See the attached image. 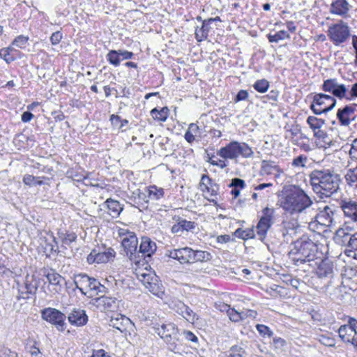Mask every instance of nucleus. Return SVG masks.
<instances>
[{
    "label": "nucleus",
    "mask_w": 357,
    "mask_h": 357,
    "mask_svg": "<svg viewBox=\"0 0 357 357\" xmlns=\"http://www.w3.org/2000/svg\"><path fill=\"white\" fill-rule=\"evenodd\" d=\"M227 316L231 321L238 322L242 320V317H241V312L236 310L234 308L230 309L227 313Z\"/></svg>",
    "instance_id": "de8ad7c7"
},
{
    "label": "nucleus",
    "mask_w": 357,
    "mask_h": 357,
    "mask_svg": "<svg viewBox=\"0 0 357 357\" xmlns=\"http://www.w3.org/2000/svg\"><path fill=\"white\" fill-rule=\"evenodd\" d=\"M149 197L153 200L160 199L164 195V191L162 188H158L155 185L150 186L147 189Z\"/></svg>",
    "instance_id": "4c0bfd02"
},
{
    "label": "nucleus",
    "mask_w": 357,
    "mask_h": 357,
    "mask_svg": "<svg viewBox=\"0 0 357 357\" xmlns=\"http://www.w3.org/2000/svg\"><path fill=\"white\" fill-rule=\"evenodd\" d=\"M349 10V4L347 0H335L331 4V12L337 15H344Z\"/></svg>",
    "instance_id": "a878e982"
},
{
    "label": "nucleus",
    "mask_w": 357,
    "mask_h": 357,
    "mask_svg": "<svg viewBox=\"0 0 357 357\" xmlns=\"http://www.w3.org/2000/svg\"><path fill=\"white\" fill-rule=\"evenodd\" d=\"M105 204L108 209V213L113 218H117L123 209L119 202L111 198L107 199L105 202Z\"/></svg>",
    "instance_id": "cd10ccee"
},
{
    "label": "nucleus",
    "mask_w": 357,
    "mask_h": 357,
    "mask_svg": "<svg viewBox=\"0 0 357 357\" xmlns=\"http://www.w3.org/2000/svg\"><path fill=\"white\" fill-rule=\"evenodd\" d=\"M193 250L185 247L172 250H167L166 255L169 257L178 260L181 264H192Z\"/></svg>",
    "instance_id": "a211bd4d"
},
{
    "label": "nucleus",
    "mask_w": 357,
    "mask_h": 357,
    "mask_svg": "<svg viewBox=\"0 0 357 357\" xmlns=\"http://www.w3.org/2000/svg\"><path fill=\"white\" fill-rule=\"evenodd\" d=\"M39 285L38 280L33 275H27L26 277L24 286L26 289L25 294H34L36 293Z\"/></svg>",
    "instance_id": "7c9ffc66"
},
{
    "label": "nucleus",
    "mask_w": 357,
    "mask_h": 357,
    "mask_svg": "<svg viewBox=\"0 0 357 357\" xmlns=\"http://www.w3.org/2000/svg\"><path fill=\"white\" fill-rule=\"evenodd\" d=\"M169 109L166 107H162L160 110L154 108L151 111V115L153 119L160 121H165L167 119Z\"/></svg>",
    "instance_id": "72a5a7b5"
},
{
    "label": "nucleus",
    "mask_w": 357,
    "mask_h": 357,
    "mask_svg": "<svg viewBox=\"0 0 357 357\" xmlns=\"http://www.w3.org/2000/svg\"><path fill=\"white\" fill-rule=\"evenodd\" d=\"M57 235L63 245H70L77 239V234L73 231L59 230Z\"/></svg>",
    "instance_id": "c756f323"
},
{
    "label": "nucleus",
    "mask_w": 357,
    "mask_h": 357,
    "mask_svg": "<svg viewBox=\"0 0 357 357\" xmlns=\"http://www.w3.org/2000/svg\"><path fill=\"white\" fill-rule=\"evenodd\" d=\"M345 179L350 187L357 188V166L347 170Z\"/></svg>",
    "instance_id": "473e14b6"
},
{
    "label": "nucleus",
    "mask_w": 357,
    "mask_h": 357,
    "mask_svg": "<svg viewBox=\"0 0 357 357\" xmlns=\"http://www.w3.org/2000/svg\"><path fill=\"white\" fill-rule=\"evenodd\" d=\"M42 318L54 325L56 328L63 331L65 329L66 315L57 309L47 307L42 310Z\"/></svg>",
    "instance_id": "ddd939ff"
},
{
    "label": "nucleus",
    "mask_w": 357,
    "mask_h": 357,
    "mask_svg": "<svg viewBox=\"0 0 357 357\" xmlns=\"http://www.w3.org/2000/svg\"><path fill=\"white\" fill-rule=\"evenodd\" d=\"M225 357H247V354L242 347L235 345L227 351Z\"/></svg>",
    "instance_id": "e433bc0d"
},
{
    "label": "nucleus",
    "mask_w": 357,
    "mask_h": 357,
    "mask_svg": "<svg viewBox=\"0 0 357 357\" xmlns=\"http://www.w3.org/2000/svg\"><path fill=\"white\" fill-rule=\"evenodd\" d=\"M307 162V157L300 155L292 160L291 165L295 167H305Z\"/></svg>",
    "instance_id": "c03bdc74"
},
{
    "label": "nucleus",
    "mask_w": 357,
    "mask_h": 357,
    "mask_svg": "<svg viewBox=\"0 0 357 357\" xmlns=\"http://www.w3.org/2000/svg\"><path fill=\"white\" fill-rule=\"evenodd\" d=\"M96 263H106L108 261V257L104 252H97L96 250Z\"/></svg>",
    "instance_id": "69168bd1"
},
{
    "label": "nucleus",
    "mask_w": 357,
    "mask_h": 357,
    "mask_svg": "<svg viewBox=\"0 0 357 357\" xmlns=\"http://www.w3.org/2000/svg\"><path fill=\"white\" fill-rule=\"evenodd\" d=\"M29 40V37L20 35L18 36L13 42V45L19 48H24Z\"/></svg>",
    "instance_id": "a18cd8bd"
},
{
    "label": "nucleus",
    "mask_w": 357,
    "mask_h": 357,
    "mask_svg": "<svg viewBox=\"0 0 357 357\" xmlns=\"http://www.w3.org/2000/svg\"><path fill=\"white\" fill-rule=\"evenodd\" d=\"M286 283L289 285H291L296 289H298L301 284H303V282L297 278H289L286 280Z\"/></svg>",
    "instance_id": "4d7b16f0"
},
{
    "label": "nucleus",
    "mask_w": 357,
    "mask_h": 357,
    "mask_svg": "<svg viewBox=\"0 0 357 357\" xmlns=\"http://www.w3.org/2000/svg\"><path fill=\"white\" fill-rule=\"evenodd\" d=\"M312 211L313 214L306 220V222H309L310 226L314 223L312 222L313 220H314V222L328 227L333 225L335 210L333 207L326 206L319 213H317L314 209Z\"/></svg>",
    "instance_id": "9b49d317"
},
{
    "label": "nucleus",
    "mask_w": 357,
    "mask_h": 357,
    "mask_svg": "<svg viewBox=\"0 0 357 357\" xmlns=\"http://www.w3.org/2000/svg\"><path fill=\"white\" fill-rule=\"evenodd\" d=\"M309 178L313 192L321 199L330 197L340 188L341 178L334 170L315 169Z\"/></svg>",
    "instance_id": "f257e3e1"
},
{
    "label": "nucleus",
    "mask_w": 357,
    "mask_h": 357,
    "mask_svg": "<svg viewBox=\"0 0 357 357\" xmlns=\"http://www.w3.org/2000/svg\"><path fill=\"white\" fill-rule=\"evenodd\" d=\"M211 24L205 20L202 22L201 27H197L195 30V38L197 41L201 42L206 40L208 37L211 27Z\"/></svg>",
    "instance_id": "c85d7f7f"
},
{
    "label": "nucleus",
    "mask_w": 357,
    "mask_h": 357,
    "mask_svg": "<svg viewBox=\"0 0 357 357\" xmlns=\"http://www.w3.org/2000/svg\"><path fill=\"white\" fill-rule=\"evenodd\" d=\"M319 144L324 150H329L331 152L337 151L340 149V144L338 141L329 137L328 134L319 140Z\"/></svg>",
    "instance_id": "393cba45"
},
{
    "label": "nucleus",
    "mask_w": 357,
    "mask_h": 357,
    "mask_svg": "<svg viewBox=\"0 0 357 357\" xmlns=\"http://www.w3.org/2000/svg\"><path fill=\"white\" fill-rule=\"evenodd\" d=\"M257 329L259 331V333L264 337L267 336L270 337L273 335V332L270 330V328L268 326L265 325L257 324Z\"/></svg>",
    "instance_id": "3c124183"
},
{
    "label": "nucleus",
    "mask_w": 357,
    "mask_h": 357,
    "mask_svg": "<svg viewBox=\"0 0 357 357\" xmlns=\"http://www.w3.org/2000/svg\"><path fill=\"white\" fill-rule=\"evenodd\" d=\"M349 155L351 159L357 160V139H355L351 144Z\"/></svg>",
    "instance_id": "680f3d73"
},
{
    "label": "nucleus",
    "mask_w": 357,
    "mask_h": 357,
    "mask_svg": "<svg viewBox=\"0 0 357 357\" xmlns=\"http://www.w3.org/2000/svg\"><path fill=\"white\" fill-rule=\"evenodd\" d=\"M218 185L215 183H212L208 185L207 188H203L202 190V192L206 195V196L215 197L218 195Z\"/></svg>",
    "instance_id": "37998d69"
},
{
    "label": "nucleus",
    "mask_w": 357,
    "mask_h": 357,
    "mask_svg": "<svg viewBox=\"0 0 357 357\" xmlns=\"http://www.w3.org/2000/svg\"><path fill=\"white\" fill-rule=\"evenodd\" d=\"M107 59L112 65L118 66L121 62L119 50H110L107 54Z\"/></svg>",
    "instance_id": "58836bf2"
},
{
    "label": "nucleus",
    "mask_w": 357,
    "mask_h": 357,
    "mask_svg": "<svg viewBox=\"0 0 357 357\" xmlns=\"http://www.w3.org/2000/svg\"><path fill=\"white\" fill-rule=\"evenodd\" d=\"M169 307L189 322L193 323L197 319L196 314L180 300H172L169 303Z\"/></svg>",
    "instance_id": "dca6fc26"
},
{
    "label": "nucleus",
    "mask_w": 357,
    "mask_h": 357,
    "mask_svg": "<svg viewBox=\"0 0 357 357\" xmlns=\"http://www.w3.org/2000/svg\"><path fill=\"white\" fill-rule=\"evenodd\" d=\"M350 331L348 325H342L338 329L339 337L343 342L349 341L348 335L350 334L348 332Z\"/></svg>",
    "instance_id": "49530a36"
},
{
    "label": "nucleus",
    "mask_w": 357,
    "mask_h": 357,
    "mask_svg": "<svg viewBox=\"0 0 357 357\" xmlns=\"http://www.w3.org/2000/svg\"><path fill=\"white\" fill-rule=\"evenodd\" d=\"M212 180L209 178V176L206 174L202 175L201 178V181L199 183V188L200 190H203V188H207L208 185L212 184Z\"/></svg>",
    "instance_id": "5fc2aeb1"
},
{
    "label": "nucleus",
    "mask_w": 357,
    "mask_h": 357,
    "mask_svg": "<svg viewBox=\"0 0 357 357\" xmlns=\"http://www.w3.org/2000/svg\"><path fill=\"white\" fill-rule=\"evenodd\" d=\"M280 202L281 207L291 214L302 213L313 204L307 193L296 185L291 186L286 191Z\"/></svg>",
    "instance_id": "f03ea898"
},
{
    "label": "nucleus",
    "mask_w": 357,
    "mask_h": 357,
    "mask_svg": "<svg viewBox=\"0 0 357 357\" xmlns=\"http://www.w3.org/2000/svg\"><path fill=\"white\" fill-rule=\"evenodd\" d=\"M319 342L327 347H334L335 345V340L333 337L321 335L319 337Z\"/></svg>",
    "instance_id": "09e8293b"
},
{
    "label": "nucleus",
    "mask_w": 357,
    "mask_h": 357,
    "mask_svg": "<svg viewBox=\"0 0 357 357\" xmlns=\"http://www.w3.org/2000/svg\"><path fill=\"white\" fill-rule=\"evenodd\" d=\"M215 306L217 310L220 312H226L227 314L231 309L230 305L220 301L215 303Z\"/></svg>",
    "instance_id": "0e129e2a"
},
{
    "label": "nucleus",
    "mask_w": 357,
    "mask_h": 357,
    "mask_svg": "<svg viewBox=\"0 0 357 357\" xmlns=\"http://www.w3.org/2000/svg\"><path fill=\"white\" fill-rule=\"evenodd\" d=\"M153 328L158 335L165 340L171 350L176 348V342L178 341V330L176 325L172 322L153 323Z\"/></svg>",
    "instance_id": "423d86ee"
},
{
    "label": "nucleus",
    "mask_w": 357,
    "mask_h": 357,
    "mask_svg": "<svg viewBox=\"0 0 357 357\" xmlns=\"http://www.w3.org/2000/svg\"><path fill=\"white\" fill-rule=\"evenodd\" d=\"M212 255L210 252L203 250H194L192 254V264L195 262H206L211 261Z\"/></svg>",
    "instance_id": "2f4dec72"
},
{
    "label": "nucleus",
    "mask_w": 357,
    "mask_h": 357,
    "mask_svg": "<svg viewBox=\"0 0 357 357\" xmlns=\"http://www.w3.org/2000/svg\"><path fill=\"white\" fill-rule=\"evenodd\" d=\"M248 97V92L246 90H240L237 95L236 96V98L234 99V101L236 102L245 100Z\"/></svg>",
    "instance_id": "338daca9"
},
{
    "label": "nucleus",
    "mask_w": 357,
    "mask_h": 357,
    "mask_svg": "<svg viewBox=\"0 0 357 357\" xmlns=\"http://www.w3.org/2000/svg\"><path fill=\"white\" fill-rule=\"evenodd\" d=\"M354 98H357V82L352 85L349 91L347 90V97H345V98L349 100Z\"/></svg>",
    "instance_id": "13d9d810"
},
{
    "label": "nucleus",
    "mask_w": 357,
    "mask_h": 357,
    "mask_svg": "<svg viewBox=\"0 0 357 357\" xmlns=\"http://www.w3.org/2000/svg\"><path fill=\"white\" fill-rule=\"evenodd\" d=\"M138 278L153 294L159 296L164 293L162 284L160 282L158 277L154 273L148 271L146 273H139Z\"/></svg>",
    "instance_id": "9d476101"
},
{
    "label": "nucleus",
    "mask_w": 357,
    "mask_h": 357,
    "mask_svg": "<svg viewBox=\"0 0 357 357\" xmlns=\"http://www.w3.org/2000/svg\"><path fill=\"white\" fill-rule=\"evenodd\" d=\"M273 209L268 207L264 208L262 211L263 215L256 227L257 235L261 241L266 238L267 231L273 223Z\"/></svg>",
    "instance_id": "f8f14e48"
},
{
    "label": "nucleus",
    "mask_w": 357,
    "mask_h": 357,
    "mask_svg": "<svg viewBox=\"0 0 357 357\" xmlns=\"http://www.w3.org/2000/svg\"><path fill=\"white\" fill-rule=\"evenodd\" d=\"M347 246L353 249L354 250H357V232L352 234L351 237H349V240Z\"/></svg>",
    "instance_id": "bf43d9fd"
},
{
    "label": "nucleus",
    "mask_w": 357,
    "mask_h": 357,
    "mask_svg": "<svg viewBox=\"0 0 357 357\" xmlns=\"http://www.w3.org/2000/svg\"><path fill=\"white\" fill-rule=\"evenodd\" d=\"M253 151L246 143L234 141L225 147H222L218 155L225 159L236 160L239 155L248 158L253 155Z\"/></svg>",
    "instance_id": "39448f33"
},
{
    "label": "nucleus",
    "mask_w": 357,
    "mask_h": 357,
    "mask_svg": "<svg viewBox=\"0 0 357 357\" xmlns=\"http://www.w3.org/2000/svg\"><path fill=\"white\" fill-rule=\"evenodd\" d=\"M229 186L234 187V188H237V189H238V188L243 189L245 186V183L244 180H243L241 178H235L231 180V183L229 185Z\"/></svg>",
    "instance_id": "6e6d98bb"
},
{
    "label": "nucleus",
    "mask_w": 357,
    "mask_h": 357,
    "mask_svg": "<svg viewBox=\"0 0 357 357\" xmlns=\"http://www.w3.org/2000/svg\"><path fill=\"white\" fill-rule=\"evenodd\" d=\"M349 35V27L342 20L337 24H332L328 30V36L335 45H339L344 43Z\"/></svg>",
    "instance_id": "6e6552de"
},
{
    "label": "nucleus",
    "mask_w": 357,
    "mask_h": 357,
    "mask_svg": "<svg viewBox=\"0 0 357 357\" xmlns=\"http://www.w3.org/2000/svg\"><path fill=\"white\" fill-rule=\"evenodd\" d=\"M0 357H17V354L10 349L2 346L0 347Z\"/></svg>",
    "instance_id": "864d4df0"
},
{
    "label": "nucleus",
    "mask_w": 357,
    "mask_h": 357,
    "mask_svg": "<svg viewBox=\"0 0 357 357\" xmlns=\"http://www.w3.org/2000/svg\"><path fill=\"white\" fill-rule=\"evenodd\" d=\"M348 326L350 332H354L355 335H357V320L354 318L350 317L348 321Z\"/></svg>",
    "instance_id": "774afa93"
},
{
    "label": "nucleus",
    "mask_w": 357,
    "mask_h": 357,
    "mask_svg": "<svg viewBox=\"0 0 357 357\" xmlns=\"http://www.w3.org/2000/svg\"><path fill=\"white\" fill-rule=\"evenodd\" d=\"M74 283L76 289H78L83 295L89 297L105 293L107 289L98 280L84 273L75 275Z\"/></svg>",
    "instance_id": "20e7f679"
},
{
    "label": "nucleus",
    "mask_w": 357,
    "mask_h": 357,
    "mask_svg": "<svg viewBox=\"0 0 357 357\" xmlns=\"http://www.w3.org/2000/svg\"><path fill=\"white\" fill-rule=\"evenodd\" d=\"M0 56L7 63H10L14 60V58L10 55L8 49H1L0 50Z\"/></svg>",
    "instance_id": "052dcab7"
},
{
    "label": "nucleus",
    "mask_w": 357,
    "mask_h": 357,
    "mask_svg": "<svg viewBox=\"0 0 357 357\" xmlns=\"http://www.w3.org/2000/svg\"><path fill=\"white\" fill-rule=\"evenodd\" d=\"M257 312L254 310L245 309L241 311V317H242V320H244L248 317L255 318Z\"/></svg>",
    "instance_id": "e2e57ef3"
},
{
    "label": "nucleus",
    "mask_w": 357,
    "mask_h": 357,
    "mask_svg": "<svg viewBox=\"0 0 357 357\" xmlns=\"http://www.w3.org/2000/svg\"><path fill=\"white\" fill-rule=\"evenodd\" d=\"M355 228L354 225L349 226V225H346L344 223V227L339 228L335 233V239L336 241L341 245H347L349 242V237L352 236L349 232V229H354Z\"/></svg>",
    "instance_id": "b1692460"
},
{
    "label": "nucleus",
    "mask_w": 357,
    "mask_h": 357,
    "mask_svg": "<svg viewBox=\"0 0 357 357\" xmlns=\"http://www.w3.org/2000/svg\"><path fill=\"white\" fill-rule=\"evenodd\" d=\"M119 236L121 240V245L124 249L126 255L130 261L135 264H139L137 257V238L134 232L130 231L127 229L121 228L119 230Z\"/></svg>",
    "instance_id": "0eeeda50"
},
{
    "label": "nucleus",
    "mask_w": 357,
    "mask_h": 357,
    "mask_svg": "<svg viewBox=\"0 0 357 357\" xmlns=\"http://www.w3.org/2000/svg\"><path fill=\"white\" fill-rule=\"evenodd\" d=\"M322 89L332 93L334 96L342 99L347 97V88L344 84H339L336 79H328L324 81Z\"/></svg>",
    "instance_id": "2eb2a0df"
},
{
    "label": "nucleus",
    "mask_w": 357,
    "mask_h": 357,
    "mask_svg": "<svg viewBox=\"0 0 357 357\" xmlns=\"http://www.w3.org/2000/svg\"><path fill=\"white\" fill-rule=\"evenodd\" d=\"M289 34L286 31H280L275 34H268V39L271 43H278L285 38H289Z\"/></svg>",
    "instance_id": "ea45409f"
},
{
    "label": "nucleus",
    "mask_w": 357,
    "mask_h": 357,
    "mask_svg": "<svg viewBox=\"0 0 357 357\" xmlns=\"http://www.w3.org/2000/svg\"><path fill=\"white\" fill-rule=\"evenodd\" d=\"M23 182L25 185L32 186L36 185H43L44 183L42 180H40L39 177H36L30 174L24 175L23 178Z\"/></svg>",
    "instance_id": "79ce46f5"
},
{
    "label": "nucleus",
    "mask_w": 357,
    "mask_h": 357,
    "mask_svg": "<svg viewBox=\"0 0 357 357\" xmlns=\"http://www.w3.org/2000/svg\"><path fill=\"white\" fill-rule=\"evenodd\" d=\"M213 155L210 156L209 154H207V159L206 160L208 162H209L211 165H212L213 166H218V167H220L221 169H223L227 166V164L224 160H219L218 161L214 160H213Z\"/></svg>",
    "instance_id": "603ef678"
},
{
    "label": "nucleus",
    "mask_w": 357,
    "mask_h": 357,
    "mask_svg": "<svg viewBox=\"0 0 357 357\" xmlns=\"http://www.w3.org/2000/svg\"><path fill=\"white\" fill-rule=\"evenodd\" d=\"M307 123L312 130L314 132L318 129L323 128L325 124V121L322 119L310 116L307 119Z\"/></svg>",
    "instance_id": "f704fd0d"
},
{
    "label": "nucleus",
    "mask_w": 357,
    "mask_h": 357,
    "mask_svg": "<svg viewBox=\"0 0 357 357\" xmlns=\"http://www.w3.org/2000/svg\"><path fill=\"white\" fill-rule=\"evenodd\" d=\"M276 168L277 166L274 165L273 162L263 160L261 162L260 174L262 176L272 174Z\"/></svg>",
    "instance_id": "c9c22d12"
},
{
    "label": "nucleus",
    "mask_w": 357,
    "mask_h": 357,
    "mask_svg": "<svg viewBox=\"0 0 357 357\" xmlns=\"http://www.w3.org/2000/svg\"><path fill=\"white\" fill-rule=\"evenodd\" d=\"M316 261L317 266L315 269L316 275L320 279H331L333 276V265L328 259H319Z\"/></svg>",
    "instance_id": "aec40b11"
},
{
    "label": "nucleus",
    "mask_w": 357,
    "mask_h": 357,
    "mask_svg": "<svg viewBox=\"0 0 357 357\" xmlns=\"http://www.w3.org/2000/svg\"><path fill=\"white\" fill-rule=\"evenodd\" d=\"M356 107L355 105H349L337 110V118L342 126H347L354 120Z\"/></svg>",
    "instance_id": "412c9836"
},
{
    "label": "nucleus",
    "mask_w": 357,
    "mask_h": 357,
    "mask_svg": "<svg viewBox=\"0 0 357 357\" xmlns=\"http://www.w3.org/2000/svg\"><path fill=\"white\" fill-rule=\"evenodd\" d=\"M335 104L336 100L331 96L317 93L313 98L310 108L315 114H321L331 110Z\"/></svg>",
    "instance_id": "1a4fd4ad"
},
{
    "label": "nucleus",
    "mask_w": 357,
    "mask_h": 357,
    "mask_svg": "<svg viewBox=\"0 0 357 357\" xmlns=\"http://www.w3.org/2000/svg\"><path fill=\"white\" fill-rule=\"evenodd\" d=\"M91 303L101 311H114L119 307V301L114 297L102 296L92 299Z\"/></svg>",
    "instance_id": "f3484780"
},
{
    "label": "nucleus",
    "mask_w": 357,
    "mask_h": 357,
    "mask_svg": "<svg viewBox=\"0 0 357 357\" xmlns=\"http://www.w3.org/2000/svg\"><path fill=\"white\" fill-rule=\"evenodd\" d=\"M253 87L259 93H265L269 88V82L265 79H259L255 82Z\"/></svg>",
    "instance_id": "a19ab883"
},
{
    "label": "nucleus",
    "mask_w": 357,
    "mask_h": 357,
    "mask_svg": "<svg viewBox=\"0 0 357 357\" xmlns=\"http://www.w3.org/2000/svg\"><path fill=\"white\" fill-rule=\"evenodd\" d=\"M156 249V243L153 241L147 236H142L137 255L139 262L140 261V257L144 259L147 257L149 258L155 253Z\"/></svg>",
    "instance_id": "6ab92c4d"
},
{
    "label": "nucleus",
    "mask_w": 357,
    "mask_h": 357,
    "mask_svg": "<svg viewBox=\"0 0 357 357\" xmlns=\"http://www.w3.org/2000/svg\"><path fill=\"white\" fill-rule=\"evenodd\" d=\"M317 245L307 236H303L293 243V248L289 252V256L297 266L311 262L317 259Z\"/></svg>",
    "instance_id": "7ed1b4c3"
},
{
    "label": "nucleus",
    "mask_w": 357,
    "mask_h": 357,
    "mask_svg": "<svg viewBox=\"0 0 357 357\" xmlns=\"http://www.w3.org/2000/svg\"><path fill=\"white\" fill-rule=\"evenodd\" d=\"M68 321L76 326H83L88 321V316L85 310L80 308H73L68 317Z\"/></svg>",
    "instance_id": "4be33fe9"
},
{
    "label": "nucleus",
    "mask_w": 357,
    "mask_h": 357,
    "mask_svg": "<svg viewBox=\"0 0 357 357\" xmlns=\"http://www.w3.org/2000/svg\"><path fill=\"white\" fill-rule=\"evenodd\" d=\"M179 223L182 225L181 227L183 231H190L195 227V223L194 222L188 221L185 219H179Z\"/></svg>",
    "instance_id": "8fccbe9b"
},
{
    "label": "nucleus",
    "mask_w": 357,
    "mask_h": 357,
    "mask_svg": "<svg viewBox=\"0 0 357 357\" xmlns=\"http://www.w3.org/2000/svg\"><path fill=\"white\" fill-rule=\"evenodd\" d=\"M340 207L346 219L345 224L357 227V202L351 199L342 200Z\"/></svg>",
    "instance_id": "4468645a"
},
{
    "label": "nucleus",
    "mask_w": 357,
    "mask_h": 357,
    "mask_svg": "<svg viewBox=\"0 0 357 357\" xmlns=\"http://www.w3.org/2000/svg\"><path fill=\"white\" fill-rule=\"evenodd\" d=\"M129 319L121 314H115L110 317L109 326L123 332L126 330V324Z\"/></svg>",
    "instance_id": "bb28decb"
},
{
    "label": "nucleus",
    "mask_w": 357,
    "mask_h": 357,
    "mask_svg": "<svg viewBox=\"0 0 357 357\" xmlns=\"http://www.w3.org/2000/svg\"><path fill=\"white\" fill-rule=\"evenodd\" d=\"M45 276L50 284L54 287L52 291L54 294H59L62 289V283L64 281V278L53 270L49 271Z\"/></svg>",
    "instance_id": "5701e85b"
}]
</instances>
